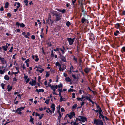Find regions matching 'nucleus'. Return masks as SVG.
<instances>
[{
    "instance_id": "nucleus-1",
    "label": "nucleus",
    "mask_w": 125,
    "mask_h": 125,
    "mask_svg": "<svg viewBox=\"0 0 125 125\" xmlns=\"http://www.w3.org/2000/svg\"><path fill=\"white\" fill-rule=\"evenodd\" d=\"M58 52L59 53V55H60V56L59 57L60 58L61 60L63 62H66V56H64L63 54H61L60 53V52L58 51Z\"/></svg>"
},
{
    "instance_id": "nucleus-2",
    "label": "nucleus",
    "mask_w": 125,
    "mask_h": 125,
    "mask_svg": "<svg viewBox=\"0 0 125 125\" xmlns=\"http://www.w3.org/2000/svg\"><path fill=\"white\" fill-rule=\"evenodd\" d=\"M94 124L96 125H103L102 121L100 119H95L94 120Z\"/></svg>"
},
{
    "instance_id": "nucleus-3",
    "label": "nucleus",
    "mask_w": 125,
    "mask_h": 125,
    "mask_svg": "<svg viewBox=\"0 0 125 125\" xmlns=\"http://www.w3.org/2000/svg\"><path fill=\"white\" fill-rule=\"evenodd\" d=\"M78 117H80V119L76 118V120H78L79 121H81L82 122H84L85 121H87V119L85 117L81 116H79Z\"/></svg>"
},
{
    "instance_id": "nucleus-4",
    "label": "nucleus",
    "mask_w": 125,
    "mask_h": 125,
    "mask_svg": "<svg viewBox=\"0 0 125 125\" xmlns=\"http://www.w3.org/2000/svg\"><path fill=\"white\" fill-rule=\"evenodd\" d=\"M25 108V106H21L20 108H17L16 111L18 115H21L22 114L21 112L22 110H24Z\"/></svg>"
},
{
    "instance_id": "nucleus-5",
    "label": "nucleus",
    "mask_w": 125,
    "mask_h": 125,
    "mask_svg": "<svg viewBox=\"0 0 125 125\" xmlns=\"http://www.w3.org/2000/svg\"><path fill=\"white\" fill-rule=\"evenodd\" d=\"M67 39L69 42V44L70 45H71L73 43V42L75 40V38L72 39L71 38H67Z\"/></svg>"
},
{
    "instance_id": "nucleus-6",
    "label": "nucleus",
    "mask_w": 125,
    "mask_h": 125,
    "mask_svg": "<svg viewBox=\"0 0 125 125\" xmlns=\"http://www.w3.org/2000/svg\"><path fill=\"white\" fill-rule=\"evenodd\" d=\"M51 16H49L48 18L46 20V22L48 24L51 23L52 25L54 22L53 20H52L51 19Z\"/></svg>"
},
{
    "instance_id": "nucleus-7",
    "label": "nucleus",
    "mask_w": 125,
    "mask_h": 125,
    "mask_svg": "<svg viewBox=\"0 0 125 125\" xmlns=\"http://www.w3.org/2000/svg\"><path fill=\"white\" fill-rule=\"evenodd\" d=\"M81 22L82 23H89L88 19L85 18L84 17H83L82 18L81 20Z\"/></svg>"
},
{
    "instance_id": "nucleus-8",
    "label": "nucleus",
    "mask_w": 125,
    "mask_h": 125,
    "mask_svg": "<svg viewBox=\"0 0 125 125\" xmlns=\"http://www.w3.org/2000/svg\"><path fill=\"white\" fill-rule=\"evenodd\" d=\"M95 36L94 35L93 33H91V34L90 35L89 39L90 40L92 41L93 40L95 39Z\"/></svg>"
},
{
    "instance_id": "nucleus-9",
    "label": "nucleus",
    "mask_w": 125,
    "mask_h": 125,
    "mask_svg": "<svg viewBox=\"0 0 125 125\" xmlns=\"http://www.w3.org/2000/svg\"><path fill=\"white\" fill-rule=\"evenodd\" d=\"M75 114L74 112H71L70 114H68V117L70 119H71L73 118V116L75 115Z\"/></svg>"
},
{
    "instance_id": "nucleus-10",
    "label": "nucleus",
    "mask_w": 125,
    "mask_h": 125,
    "mask_svg": "<svg viewBox=\"0 0 125 125\" xmlns=\"http://www.w3.org/2000/svg\"><path fill=\"white\" fill-rule=\"evenodd\" d=\"M62 48H60V50L62 52V54H64L65 52L66 51V50L65 49V47L64 46H62Z\"/></svg>"
},
{
    "instance_id": "nucleus-11",
    "label": "nucleus",
    "mask_w": 125,
    "mask_h": 125,
    "mask_svg": "<svg viewBox=\"0 0 125 125\" xmlns=\"http://www.w3.org/2000/svg\"><path fill=\"white\" fill-rule=\"evenodd\" d=\"M29 84L31 85V86H33L36 84V81L35 80H34L32 79V81L30 82L29 83Z\"/></svg>"
},
{
    "instance_id": "nucleus-12",
    "label": "nucleus",
    "mask_w": 125,
    "mask_h": 125,
    "mask_svg": "<svg viewBox=\"0 0 125 125\" xmlns=\"http://www.w3.org/2000/svg\"><path fill=\"white\" fill-rule=\"evenodd\" d=\"M92 110L96 113L98 112L99 114L103 113L102 110L101 108H100L99 110H95L94 109H93Z\"/></svg>"
},
{
    "instance_id": "nucleus-13",
    "label": "nucleus",
    "mask_w": 125,
    "mask_h": 125,
    "mask_svg": "<svg viewBox=\"0 0 125 125\" xmlns=\"http://www.w3.org/2000/svg\"><path fill=\"white\" fill-rule=\"evenodd\" d=\"M119 29H120V32L122 33H124L125 31V27L123 26H122Z\"/></svg>"
},
{
    "instance_id": "nucleus-14",
    "label": "nucleus",
    "mask_w": 125,
    "mask_h": 125,
    "mask_svg": "<svg viewBox=\"0 0 125 125\" xmlns=\"http://www.w3.org/2000/svg\"><path fill=\"white\" fill-rule=\"evenodd\" d=\"M91 70L90 68H89L88 67L85 68L84 69V72L86 73H88Z\"/></svg>"
},
{
    "instance_id": "nucleus-15",
    "label": "nucleus",
    "mask_w": 125,
    "mask_h": 125,
    "mask_svg": "<svg viewBox=\"0 0 125 125\" xmlns=\"http://www.w3.org/2000/svg\"><path fill=\"white\" fill-rule=\"evenodd\" d=\"M55 64L56 66L59 67V70L60 71H61V65L58 62H56Z\"/></svg>"
},
{
    "instance_id": "nucleus-16",
    "label": "nucleus",
    "mask_w": 125,
    "mask_h": 125,
    "mask_svg": "<svg viewBox=\"0 0 125 125\" xmlns=\"http://www.w3.org/2000/svg\"><path fill=\"white\" fill-rule=\"evenodd\" d=\"M10 86L9 84L7 86V89H8V92H10L11 90L12 89V86Z\"/></svg>"
},
{
    "instance_id": "nucleus-17",
    "label": "nucleus",
    "mask_w": 125,
    "mask_h": 125,
    "mask_svg": "<svg viewBox=\"0 0 125 125\" xmlns=\"http://www.w3.org/2000/svg\"><path fill=\"white\" fill-rule=\"evenodd\" d=\"M65 80L67 82H71L72 81V80L69 77H66Z\"/></svg>"
},
{
    "instance_id": "nucleus-18",
    "label": "nucleus",
    "mask_w": 125,
    "mask_h": 125,
    "mask_svg": "<svg viewBox=\"0 0 125 125\" xmlns=\"http://www.w3.org/2000/svg\"><path fill=\"white\" fill-rule=\"evenodd\" d=\"M83 3L82 2L80 6V7L81 8V9L82 10V11L83 12L84 11V8L83 6Z\"/></svg>"
},
{
    "instance_id": "nucleus-19",
    "label": "nucleus",
    "mask_w": 125,
    "mask_h": 125,
    "mask_svg": "<svg viewBox=\"0 0 125 125\" xmlns=\"http://www.w3.org/2000/svg\"><path fill=\"white\" fill-rule=\"evenodd\" d=\"M57 10L60 12H62L63 13H64L65 12V10L64 9L62 10L60 9H58Z\"/></svg>"
},
{
    "instance_id": "nucleus-20",
    "label": "nucleus",
    "mask_w": 125,
    "mask_h": 125,
    "mask_svg": "<svg viewBox=\"0 0 125 125\" xmlns=\"http://www.w3.org/2000/svg\"><path fill=\"white\" fill-rule=\"evenodd\" d=\"M4 79L5 80L8 81L9 79L10 78L8 75H6L4 76Z\"/></svg>"
},
{
    "instance_id": "nucleus-21",
    "label": "nucleus",
    "mask_w": 125,
    "mask_h": 125,
    "mask_svg": "<svg viewBox=\"0 0 125 125\" xmlns=\"http://www.w3.org/2000/svg\"><path fill=\"white\" fill-rule=\"evenodd\" d=\"M59 115L58 117V119L59 120V122L60 121H61V117H62V115H63V113H62V114H59Z\"/></svg>"
},
{
    "instance_id": "nucleus-22",
    "label": "nucleus",
    "mask_w": 125,
    "mask_h": 125,
    "mask_svg": "<svg viewBox=\"0 0 125 125\" xmlns=\"http://www.w3.org/2000/svg\"><path fill=\"white\" fill-rule=\"evenodd\" d=\"M5 69H4L3 70L1 69L0 70V74H3L5 72Z\"/></svg>"
},
{
    "instance_id": "nucleus-23",
    "label": "nucleus",
    "mask_w": 125,
    "mask_h": 125,
    "mask_svg": "<svg viewBox=\"0 0 125 125\" xmlns=\"http://www.w3.org/2000/svg\"><path fill=\"white\" fill-rule=\"evenodd\" d=\"M30 120L29 121L32 124H34L33 120L34 118L32 117V116H30Z\"/></svg>"
},
{
    "instance_id": "nucleus-24",
    "label": "nucleus",
    "mask_w": 125,
    "mask_h": 125,
    "mask_svg": "<svg viewBox=\"0 0 125 125\" xmlns=\"http://www.w3.org/2000/svg\"><path fill=\"white\" fill-rule=\"evenodd\" d=\"M2 48H3V51H7V48H7V47H5V46H3L2 47Z\"/></svg>"
},
{
    "instance_id": "nucleus-25",
    "label": "nucleus",
    "mask_w": 125,
    "mask_h": 125,
    "mask_svg": "<svg viewBox=\"0 0 125 125\" xmlns=\"http://www.w3.org/2000/svg\"><path fill=\"white\" fill-rule=\"evenodd\" d=\"M82 60L81 59H80L79 60V65L81 68V69L82 70Z\"/></svg>"
},
{
    "instance_id": "nucleus-26",
    "label": "nucleus",
    "mask_w": 125,
    "mask_h": 125,
    "mask_svg": "<svg viewBox=\"0 0 125 125\" xmlns=\"http://www.w3.org/2000/svg\"><path fill=\"white\" fill-rule=\"evenodd\" d=\"M22 34L24 36L25 38H28V39L29 38V37L26 34V33L25 32H22Z\"/></svg>"
},
{
    "instance_id": "nucleus-27",
    "label": "nucleus",
    "mask_w": 125,
    "mask_h": 125,
    "mask_svg": "<svg viewBox=\"0 0 125 125\" xmlns=\"http://www.w3.org/2000/svg\"><path fill=\"white\" fill-rule=\"evenodd\" d=\"M115 26L116 28L118 29L120 25L119 23H117L115 25Z\"/></svg>"
},
{
    "instance_id": "nucleus-28",
    "label": "nucleus",
    "mask_w": 125,
    "mask_h": 125,
    "mask_svg": "<svg viewBox=\"0 0 125 125\" xmlns=\"http://www.w3.org/2000/svg\"><path fill=\"white\" fill-rule=\"evenodd\" d=\"M61 16H56V21H58L60 20L61 19L60 17Z\"/></svg>"
},
{
    "instance_id": "nucleus-29",
    "label": "nucleus",
    "mask_w": 125,
    "mask_h": 125,
    "mask_svg": "<svg viewBox=\"0 0 125 125\" xmlns=\"http://www.w3.org/2000/svg\"><path fill=\"white\" fill-rule=\"evenodd\" d=\"M44 71V69H42L41 70L37 69L36 71L37 72H39L40 73H42V72Z\"/></svg>"
},
{
    "instance_id": "nucleus-30",
    "label": "nucleus",
    "mask_w": 125,
    "mask_h": 125,
    "mask_svg": "<svg viewBox=\"0 0 125 125\" xmlns=\"http://www.w3.org/2000/svg\"><path fill=\"white\" fill-rule=\"evenodd\" d=\"M58 86L59 88H62V87L63 85L62 83H60V84L58 85Z\"/></svg>"
},
{
    "instance_id": "nucleus-31",
    "label": "nucleus",
    "mask_w": 125,
    "mask_h": 125,
    "mask_svg": "<svg viewBox=\"0 0 125 125\" xmlns=\"http://www.w3.org/2000/svg\"><path fill=\"white\" fill-rule=\"evenodd\" d=\"M121 52L123 53V52H125V47L124 46L123 47L122 49L121 50Z\"/></svg>"
},
{
    "instance_id": "nucleus-32",
    "label": "nucleus",
    "mask_w": 125,
    "mask_h": 125,
    "mask_svg": "<svg viewBox=\"0 0 125 125\" xmlns=\"http://www.w3.org/2000/svg\"><path fill=\"white\" fill-rule=\"evenodd\" d=\"M119 33V31H116L114 33V35L115 36H117L118 35V33Z\"/></svg>"
},
{
    "instance_id": "nucleus-33",
    "label": "nucleus",
    "mask_w": 125,
    "mask_h": 125,
    "mask_svg": "<svg viewBox=\"0 0 125 125\" xmlns=\"http://www.w3.org/2000/svg\"><path fill=\"white\" fill-rule=\"evenodd\" d=\"M55 105L54 104H52L51 106V107L52 109L55 108Z\"/></svg>"
},
{
    "instance_id": "nucleus-34",
    "label": "nucleus",
    "mask_w": 125,
    "mask_h": 125,
    "mask_svg": "<svg viewBox=\"0 0 125 125\" xmlns=\"http://www.w3.org/2000/svg\"><path fill=\"white\" fill-rule=\"evenodd\" d=\"M47 84H48V86L49 87H50L51 88H53V85H51L50 83L48 82V83Z\"/></svg>"
},
{
    "instance_id": "nucleus-35",
    "label": "nucleus",
    "mask_w": 125,
    "mask_h": 125,
    "mask_svg": "<svg viewBox=\"0 0 125 125\" xmlns=\"http://www.w3.org/2000/svg\"><path fill=\"white\" fill-rule=\"evenodd\" d=\"M77 104H74V105H73V106L72 107V109H75L76 107L77 106Z\"/></svg>"
},
{
    "instance_id": "nucleus-36",
    "label": "nucleus",
    "mask_w": 125,
    "mask_h": 125,
    "mask_svg": "<svg viewBox=\"0 0 125 125\" xmlns=\"http://www.w3.org/2000/svg\"><path fill=\"white\" fill-rule=\"evenodd\" d=\"M9 5V3L8 2H6L5 4V8H7L8 7V6Z\"/></svg>"
},
{
    "instance_id": "nucleus-37",
    "label": "nucleus",
    "mask_w": 125,
    "mask_h": 125,
    "mask_svg": "<svg viewBox=\"0 0 125 125\" xmlns=\"http://www.w3.org/2000/svg\"><path fill=\"white\" fill-rule=\"evenodd\" d=\"M68 91L69 92H73V91L75 92V90H74L73 89L70 88V89L68 90Z\"/></svg>"
},
{
    "instance_id": "nucleus-38",
    "label": "nucleus",
    "mask_w": 125,
    "mask_h": 125,
    "mask_svg": "<svg viewBox=\"0 0 125 125\" xmlns=\"http://www.w3.org/2000/svg\"><path fill=\"white\" fill-rule=\"evenodd\" d=\"M59 96L60 97V102H62V100L61 99H62L61 98H62V96L61 93H59Z\"/></svg>"
},
{
    "instance_id": "nucleus-39",
    "label": "nucleus",
    "mask_w": 125,
    "mask_h": 125,
    "mask_svg": "<svg viewBox=\"0 0 125 125\" xmlns=\"http://www.w3.org/2000/svg\"><path fill=\"white\" fill-rule=\"evenodd\" d=\"M66 25L67 26L69 27L71 25L69 21H68L66 23Z\"/></svg>"
},
{
    "instance_id": "nucleus-40",
    "label": "nucleus",
    "mask_w": 125,
    "mask_h": 125,
    "mask_svg": "<svg viewBox=\"0 0 125 125\" xmlns=\"http://www.w3.org/2000/svg\"><path fill=\"white\" fill-rule=\"evenodd\" d=\"M20 26L21 27L24 28L25 26V25L23 23H22L20 24Z\"/></svg>"
},
{
    "instance_id": "nucleus-41",
    "label": "nucleus",
    "mask_w": 125,
    "mask_h": 125,
    "mask_svg": "<svg viewBox=\"0 0 125 125\" xmlns=\"http://www.w3.org/2000/svg\"><path fill=\"white\" fill-rule=\"evenodd\" d=\"M17 4L18 6H17V9H19L20 6V3L19 2H17Z\"/></svg>"
},
{
    "instance_id": "nucleus-42",
    "label": "nucleus",
    "mask_w": 125,
    "mask_h": 125,
    "mask_svg": "<svg viewBox=\"0 0 125 125\" xmlns=\"http://www.w3.org/2000/svg\"><path fill=\"white\" fill-rule=\"evenodd\" d=\"M53 14L55 16H59L57 14V13L56 11H55L53 12Z\"/></svg>"
},
{
    "instance_id": "nucleus-43",
    "label": "nucleus",
    "mask_w": 125,
    "mask_h": 125,
    "mask_svg": "<svg viewBox=\"0 0 125 125\" xmlns=\"http://www.w3.org/2000/svg\"><path fill=\"white\" fill-rule=\"evenodd\" d=\"M1 85L2 89H4V86L5 85V84L3 83H2L1 84Z\"/></svg>"
},
{
    "instance_id": "nucleus-44",
    "label": "nucleus",
    "mask_w": 125,
    "mask_h": 125,
    "mask_svg": "<svg viewBox=\"0 0 125 125\" xmlns=\"http://www.w3.org/2000/svg\"><path fill=\"white\" fill-rule=\"evenodd\" d=\"M72 77L74 79H78V77H76L75 74H72Z\"/></svg>"
},
{
    "instance_id": "nucleus-45",
    "label": "nucleus",
    "mask_w": 125,
    "mask_h": 125,
    "mask_svg": "<svg viewBox=\"0 0 125 125\" xmlns=\"http://www.w3.org/2000/svg\"><path fill=\"white\" fill-rule=\"evenodd\" d=\"M73 60L76 63H77L78 61H77V58H76L74 56H73Z\"/></svg>"
},
{
    "instance_id": "nucleus-46",
    "label": "nucleus",
    "mask_w": 125,
    "mask_h": 125,
    "mask_svg": "<svg viewBox=\"0 0 125 125\" xmlns=\"http://www.w3.org/2000/svg\"><path fill=\"white\" fill-rule=\"evenodd\" d=\"M44 115V114H41L40 116H39V118L40 119H41L43 117V116Z\"/></svg>"
},
{
    "instance_id": "nucleus-47",
    "label": "nucleus",
    "mask_w": 125,
    "mask_h": 125,
    "mask_svg": "<svg viewBox=\"0 0 125 125\" xmlns=\"http://www.w3.org/2000/svg\"><path fill=\"white\" fill-rule=\"evenodd\" d=\"M50 75V74L48 73V72H46V74L45 75L46 77H47L49 76Z\"/></svg>"
},
{
    "instance_id": "nucleus-48",
    "label": "nucleus",
    "mask_w": 125,
    "mask_h": 125,
    "mask_svg": "<svg viewBox=\"0 0 125 125\" xmlns=\"http://www.w3.org/2000/svg\"><path fill=\"white\" fill-rule=\"evenodd\" d=\"M72 3L73 4V5H74V3L76 2L77 0H72Z\"/></svg>"
},
{
    "instance_id": "nucleus-49",
    "label": "nucleus",
    "mask_w": 125,
    "mask_h": 125,
    "mask_svg": "<svg viewBox=\"0 0 125 125\" xmlns=\"http://www.w3.org/2000/svg\"><path fill=\"white\" fill-rule=\"evenodd\" d=\"M4 58H2L1 57H0V60L1 61V62H4Z\"/></svg>"
},
{
    "instance_id": "nucleus-50",
    "label": "nucleus",
    "mask_w": 125,
    "mask_h": 125,
    "mask_svg": "<svg viewBox=\"0 0 125 125\" xmlns=\"http://www.w3.org/2000/svg\"><path fill=\"white\" fill-rule=\"evenodd\" d=\"M42 92H44V90L43 89H39L38 90V93Z\"/></svg>"
},
{
    "instance_id": "nucleus-51",
    "label": "nucleus",
    "mask_w": 125,
    "mask_h": 125,
    "mask_svg": "<svg viewBox=\"0 0 125 125\" xmlns=\"http://www.w3.org/2000/svg\"><path fill=\"white\" fill-rule=\"evenodd\" d=\"M49 99L46 100L45 102V103H46L47 104H49Z\"/></svg>"
},
{
    "instance_id": "nucleus-52",
    "label": "nucleus",
    "mask_w": 125,
    "mask_h": 125,
    "mask_svg": "<svg viewBox=\"0 0 125 125\" xmlns=\"http://www.w3.org/2000/svg\"><path fill=\"white\" fill-rule=\"evenodd\" d=\"M20 24L19 22H17L16 23V25L18 27H19V26H20Z\"/></svg>"
},
{
    "instance_id": "nucleus-53",
    "label": "nucleus",
    "mask_w": 125,
    "mask_h": 125,
    "mask_svg": "<svg viewBox=\"0 0 125 125\" xmlns=\"http://www.w3.org/2000/svg\"><path fill=\"white\" fill-rule=\"evenodd\" d=\"M24 78L25 79V80H26L27 79V78L28 77V76L27 75H26L25 74H24Z\"/></svg>"
},
{
    "instance_id": "nucleus-54",
    "label": "nucleus",
    "mask_w": 125,
    "mask_h": 125,
    "mask_svg": "<svg viewBox=\"0 0 125 125\" xmlns=\"http://www.w3.org/2000/svg\"><path fill=\"white\" fill-rule=\"evenodd\" d=\"M51 56L52 57L54 56V54L53 53V51H51Z\"/></svg>"
},
{
    "instance_id": "nucleus-55",
    "label": "nucleus",
    "mask_w": 125,
    "mask_h": 125,
    "mask_svg": "<svg viewBox=\"0 0 125 125\" xmlns=\"http://www.w3.org/2000/svg\"><path fill=\"white\" fill-rule=\"evenodd\" d=\"M15 68H16V69L17 70V72H18V71H19L18 73H20V71L19 69V67H18V66L17 67H16Z\"/></svg>"
},
{
    "instance_id": "nucleus-56",
    "label": "nucleus",
    "mask_w": 125,
    "mask_h": 125,
    "mask_svg": "<svg viewBox=\"0 0 125 125\" xmlns=\"http://www.w3.org/2000/svg\"><path fill=\"white\" fill-rule=\"evenodd\" d=\"M58 91L59 92V93H61V92H62V89H60L59 88L58 89Z\"/></svg>"
},
{
    "instance_id": "nucleus-57",
    "label": "nucleus",
    "mask_w": 125,
    "mask_h": 125,
    "mask_svg": "<svg viewBox=\"0 0 125 125\" xmlns=\"http://www.w3.org/2000/svg\"><path fill=\"white\" fill-rule=\"evenodd\" d=\"M53 88H55L56 89H57L58 87V85H56L55 86H54V85H53Z\"/></svg>"
},
{
    "instance_id": "nucleus-58",
    "label": "nucleus",
    "mask_w": 125,
    "mask_h": 125,
    "mask_svg": "<svg viewBox=\"0 0 125 125\" xmlns=\"http://www.w3.org/2000/svg\"><path fill=\"white\" fill-rule=\"evenodd\" d=\"M30 80V79L29 78H28L27 79H26V83H28Z\"/></svg>"
},
{
    "instance_id": "nucleus-59",
    "label": "nucleus",
    "mask_w": 125,
    "mask_h": 125,
    "mask_svg": "<svg viewBox=\"0 0 125 125\" xmlns=\"http://www.w3.org/2000/svg\"><path fill=\"white\" fill-rule=\"evenodd\" d=\"M42 123L41 122H38L36 124L37 125H42Z\"/></svg>"
},
{
    "instance_id": "nucleus-60",
    "label": "nucleus",
    "mask_w": 125,
    "mask_h": 125,
    "mask_svg": "<svg viewBox=\"0 0 125 125\" xmlns=\"http://www.w3.org/2000/svg\"><path fill=\"white\" fill-rule=\"evenodd\" d=\"M61 111L62 112H64L65 111V110L63 108H61Z\"/></svg>"
},
{
    "instance_id": "nucleus-61",
    "label": "nucleus",
    "mask_w": 125,
    "mask_h": 125,
    "mask_svg": "<svg viewBox=\"0 0 125 125\" xmlns=\"http://www.w3.org/2000/svg\"><path fill=\"white\" fill-rule=\"evenodd\" d=\"M77 100L78 101H82V100L81 99L80 97H77Z\"/></svg>"
},
{
    "instance_id": "nucleus-62",
    "label": "nucleus",
    "mask_w": 125,
    "mask_h": 125,
    "mask_svg": "<svg viewBox=\"0 0 125 125\" xmlns=\"http://www.w3.org/2000/svg\"><path fill=\"white\" fill-rule=\"evenodd\" d=\"M13 81H15L16 82L17 81V79H16V77H14L13 78Z\"/></svg>"
},
{
    "instance_id": "nucleus-63",
    "label": "nucleus",
    "mask_w": 125,
    "mask_h": 125,
    "mask_svg": "<svg viewBox=\"0 0 125 125\" xmlns=\"http://www.w3.org/2000/svg\"><path fill=\"white\" fill-rule=\"evenodd\" d=\"M31 38L33 40H34L35 39V36L34 35H32L31 36Z\"/></svg>"
},
{
    "instance_id": "nucleus-64",
    "label": "nucleus",
    "mask_w": 125,
    "mask_h": 125,
    "mask_svg": "<svg viewBox=\"0 0 125 125\" xmlns=\"http://www.w3.org/2000/svg\"><path fill=\"white\" fill-rule=\"evenodd\" d=\"M122 13L123 15H125V11L124 10L123 11H122Z\"/></svg>"
}]
</instances>
